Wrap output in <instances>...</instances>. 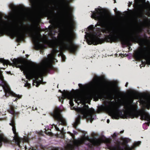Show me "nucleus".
I'll return each mask as SVG.
<instances>
[{
	"instance_id": "1",
	"label": "nucleus",
	"mask_w": 150,
	"mask_h": 150,
	"mask_svg": "<svg viewBox=\"0 0 150 150\" xmlns=\"http://www.w3.org/2000/svg\"><path fill=\"white\" fill-rule=\"evenodd\" d=\"M104 88V83L102 78L96 76L92 81L83 86L80 90H77L73 92L65 90L62 92L59 90L62 96L61 99L59 98L60 100L62 102L63 99L68 98L72 107L74 105L73 101L77 104H82L83 106L81 108L71 107V109H74L81 113L83 118L92 122L94 120L93 115L95 111L93 108H89L85 103H89L91 98L100 97L101 100L104 101V104L101 107V109L107 111L113 119H118L120 117L119 105L116 100L112 101L120 92L117 84L115 82L109 83L108 88V96L103 93Z\"/></svg>"
},
{
	"instance_id": "2",
	"label": "nucleus",
	"mask_w": 150,
	"mask_h": 150,
	"mask_svg": "<svg viewBox=\"0 0 150 150\" xmlns=\"http://www.w3.org/2000/svg\"><path fill=\"white\" fill-rule=\"evenodd\" d=\"M134 9L132 13L136 21L139 18L143 19V21L137 25L131 32L127 33L122 28L114 27L112 23L108 19V16L105 11L101 8H96L94 11H91V17L98 21L95 28L98 26L104 29V32L109 35L107 38L112 42L120 40H124L126 44H129V40L142 42V46L144 45V40L138 36V34L142 31L143 27L150 26V19L144 15L146 13L150 16V4L145 2V0H134Z\"/></svg>"
},
{
	"instance_id": "3",
	"label": "nucleus",
	"mask_w": 150,
	"mask_h": 150,
	"mask_svg": "<svg viewBox=\"0 0 150 150\" xmlns=\"http://www.w3.org/2000/svg\"><path fill=\"white\" fill-rule=\"evenodd\" d=\"M134 97L129 95L127 98L124 105L125 113L131 118H134L140 116L141 119L150 122V114L145 109H149L150 108V96L144 97L141 99L140 103L142 105L141 109L137 110V106L133 103Z\"/></svg>"
},
{
	"instance_id": "4",
	"label": "nucleus",
	"mask_w": 150,
	"mask_h": 150,
	"mask_svg": "<svg viewBox=\"0 0 150 150\" xmlns=\"http://www.w3.org/2000/svg\"><path fill=\"white\" fill-rule=\"evenodd\" d=\"M71 136L72 137V139L70 141V143L68 144L66 147V150H73L75 146H78L83 143L88 141L93 145H97L102 142V140L100 139H96V136L97 134L93 132L92 133V138H89L88 136H85L77 140L74 139V137L72 134L69 132Z\"/></svg>"
},
{
	"instance_id": "5",
	"label": "nucleus",
	"mask_w": 150,
	"mask_h": 150,
	"mask_svg": "<svg viewBox=\"0 0 150 150\" xmlns=\"http://www.w3.org/2000/svg\"><path fill=\"white\" fill-rule=\"evenodd\" d=\"M134 56L137 60L144 59V62L142 61V62L147 63L150 64V45L135 51L134 53Z\"/></svg>"
},
{
	"instance_id": "6",
	"label": "nucleus",
	"mask_w": 150,
	"mask_h": 150,
	"mask_svg": "<svg viewBox=\"0 0 150 150\" xmlns=\"http://www.w3.org/2000/svg\"><path fill=\"white\" fill-rule=\"evenodd\" d=\"M10 125L12 127V130L14 134V139L16 143L19 147H21V144L22 143L24 142H28V136H24L23 139H22L18 136V134L16 132L15 121L13 120H11V122L10 123Z\"/></svg>"
},
{
	"instance_id": "7",
	"label": "nucleus",
	"mask_w": 150,
	"mask_h": 150,
	"mask_svg": "<svg viewBox=\"0 0 150 150\" xmlns=\"http://www.w3.org/2000/svg\"><path fill=\"white\" fill-rule=\"evenodd\" d=\"M85 38L89 45H97L102 42L98 35L94 32H91L90 33H86Z\"/></svg>"
},
{
	"instance_id": "8",
	"label": "nucleus",
	"mask_w": 150,
	"mask_h": 150,
	"mask_svg": "<svg viewBox=\"0 0 150 150\" xmlns=\"http://www.w3.org/2000/svg\"><path fill=\"white\" fill-rule=\"evenodd\" d=\"M51 115L61 125H66V121L61 114V110L59 109L58 108L55 109L54 112L52 113Z\"/></svg>"
},
{
	"instance_id": "9",
	"label": "nucleus",
	"mask_w": 150,
	"mask_h": 150,
	"mask_svg": "<svg viewBox=\"0 0 150 150\" xmlns=\"http://www.w3.org/2000/svg\"><path fill=\"white\" fill-rule=\"evenodd\" d=\"M121 145L123 148H122L120 145H118L116 146L112 147L110 150H132V148L127 145V143L129 141L127 138H123L122 140Z\"/></svg>"
},
{
	"instance_id": "10",
	"label": "nucleus",
	"mask_w": 150,
	"mask_h": 150,
	"mask_svg": "<svg viewBox=\"0 0 150 150\" xmlns=\"http://www.w3.org/2000/svg\"><path fill=\"white\" fill-rule=\"evenodd\" d=\"M5 96H7L8 95H11L13 96L16 98V99L15 100L18 99H19L21 98L22 96L21 95L17 94L14 93L13 92L11 91L10 88L7 83L5 81Z\"/></svg>"
},
{
	"instance_id": "11",
	"label": "nucleus",
	"mask_w": 150,
	"mask_h": 150,
	"mask_svg": "<svg viewBox=\"0 0 150 150\" xmlns=\"http://www.w3.org/2000/svg\"><path fill=\"white\" fill-rule=\"evenodd\" d=\"M52 129H54L57 131L59 132L60 134H61V135H59L58 137H60L63 138L64 137V132L63 128H61L59 127L60 125H59L58 127L57 125L53 124L52 125Z\"/></svg>"
},
{
	"instance_id": "12",
	"label": "nucleus",
	"mask_w": 150,
	"mask_h": 150,
	"mask_svg": "<svg viewBox=\"0 0 150 150\" xmlns=\"http://www.w3.org/2000/svg\"><path fill=\"white\" fill-rule=\"evenodd\" d=\"M81 117V116H80L76 119V120L73 125L74 127L75 128H76L77 126L79 124L80 119Z\"/></svg>"
},
{
	"instance_id": "13",
	"label": "nucleus",
	"mask_w": 150,
	"mask_h": 150,
	"mask_svg": "<svg viewBox=\"0 0 150 150\" xmlns=\"http://www.w3.org/2000/svg\"><path fill=\"white\" fill-rule=\"evenodd\" d=\"M10 112L12 114L14 115L15 113L14 107L13 105L10 106V109L9 110Z\"/></svg>"
},
{
	"instance_id": "14",
	"label": "nucleus",
	"mask_w": 150,
	"mask_h": 150,
	"mask_svg": "<svg viewBox=\"0 0 150 150\" xmlns=\"http://www.w3.org/2000/svg\"><path fill=\"white\" fill-rule=\"evenodd\" d=\"M141 143V142H135L134 144V146H133V148H134L135 147L138 146H139L140 145V144Z\"/></svg>"
},
{
	"instance_id": "15",
	"label": "nucleus",
	"mask_w": 150,
	"mask_h": 150,
	"mask_svg": "<svg viewBox=\"0 0 150 150\" xmlns=\"http://www.w3.org/2000/svg\"><path fill=\"white\" fill-rule=\"evenodd\" d=\"M45 132L46 134L48 135H52V133L49 130H45Z\"/></svg>"
},
{
	"instance_id": "16",
	"label": "nucleus",
	"mask_w": 150,
	"mask_h": 150,
	"mask_svg": "<svg viewBox=\"0 0 150 150\" xmlns=\"http://www.w3.org/2000/svg\"><path fill=\"white\" fill-rule=\"evenodd\" d=\"M25 86L26 87H28V88H30L31 85L28 82H26L25 84Z\"/></svg>"
},
{
	"instance_id": "17",
	"label": "nucleus",
	"mask_w": 150,
	"mask_h": 150,
	"mask_svg": "<svg viewBox=\"0 0 150 150\" xmlns=\"http://www.w3.org/2000/svg\"><path fill=\"white\" fill-rule=\"evenodd\" d=\"M3 63L4 64H9L10 62L9 61L6 60H4L3 61Z\"/></svg>"
},
{
	"instance_id": "18",
	"label": "nucleus",
	"mask_w": 150,
	"mask_h": 150,
	"mask_svg": "<svg viewBox=\"0 0 150 150\" xmlns=\"http://www.w3.org/2000/svg\"><path fill=\"white\" fill-rule=\"evenodd\" d=\"M88 29L89 30H93V27L92 26H90L88 27Z\"/></svg>"
},
{
	"instance_id": "19",
	"label": "nucleus",
	"mask_w": 150,
	"mask_h": 150,
	"mask_svg": "<svg viewBox=\"0 0 150 150\" xmlns=\"http://www.w3.org/2000/svg\"><path fill=\"white\" fill-rule=\"evenodd\" d=\"M110 142V139H106L105 140V142L106 143H109Z\"/></svg>"
},
{
	"instance_id": "20",
	"label": "nucleus",
	"mask_w": 150,
	"mask_h": 150,
	"mask_svg": "<svg viewBox=\"0 0 150 150\" xmlns=\"http://www.w3.org/2000/svg\"><path fill=\"white\" fill-rule=\"evenodd\" d=\"M10 7L12 9H13L14 8V5L13 4H10Z\"/></svg>"
},
{
	"instance_id": "21",
	"label": "nucleus",
	"mask_w": 150,
	"mask_h": 150,
	"mask_svg": "<svg viewBox=\"0 0 150 150\" xmlns=\"http://www.w3.org/2000/svg\"><path fill=\"white\" fill-rule=\"evenodd\" d=\"M116 134L115 133H114L112 135V136L113 137H115L116 136Z\"/></svg>"
},
{
	"instance_id": "22",
	"label": "nucleus",
	"mask_w": 150,
	"mask_h": 150,
	"mask_svg": "<svg viewBox=\"0 0 150 150\" xmlns=\"http://www.w3.org/2000/svg\"><path fill=\"white\" fill-rule=\"evenodd\" d=\"M145 64H141L140 65L141 68L142 67H143L144 65Z\"/></svg>"
},
{
	"instance_id": "23",
	"label": "nucleus",
	"mask_w": 150,
	"mask_h": 150,
	"mask_svg": "<svg viewBox=\"0 0 150 150\" xmlns=\"http://www.w3.org/2000/svg\"><path fill=\"white\" fill-rule=\"evenodd\" d=\"M107 122L108 123H109L110 122V120L109 119H108L107 120Z\"/></svg>"
},
{
	"instance_id": "24",
	"label": "nucleus",
	"mask_w": 150,
	"mask_h": 150,
	"mask_svg": "<svg viewBox=\"0 0 150 150\" xmlns=\"http://www.w3.org/2000/svg\"><path fill=\"white\" fill-rule=\"evenodd\" d=\"M127 85H128V83H127L126 84V85H125V86H126V87H127Z\"/></svg>"
},
{
	"instance_id": "25",
	"label": "nucleus",
	"mask_w": 150,
	"mask_h": 150,
	"mask_svg": "<svg viewBox=\"0 0 150 150\" xmlns=\"http://www.w3.org/2000/svg\"><path fill=\"white\" fill-rule=\"evenodd\" d=\"M147 124L149 125V123H147Z\"/></svg>"
},
{
	"instance_id": "26",
	"label": "nucleus",
	"mask_w": 150,
	"mask_h": 150,
	"mask_svg": "<svg viewBox=\"0 0 150 150\" xmlns=\"http://www.w3.org/2000/svg\"><path fill=\"white\" fill-rule=\"evenodd\" d=\"M114 3H116V0H114Z\"/></svg>"
},
{
	"instance_id": "27",
	"label": "nucleus",
	"mask_w": 150,
	"mask_h": 150,
	"mask_svg": "<svg viewBox=\"0 0 150 150\" xmlns=\"http://www.w3.org/2000/svg\"><path fill=\"white\" fill-rule=\"evenodd\" d=\"M23 14L24 15H23L24 16H25V14Z\"/></svg>"
},
{
	"instance_id": "28",
	"label": "nucleus",
	"mask_w": 150,
	"mask_h": 150,
	"mask_svg": "<svg viewBox=\"0 0 150 150\" xmlns=\"http://www.w3.org/2000/svg\"><path fill=\"white\" fill-rule=\"evenodd\" d=\"M25 149L26 150V147H25Z\"/></svg>"
}]
</instances>
